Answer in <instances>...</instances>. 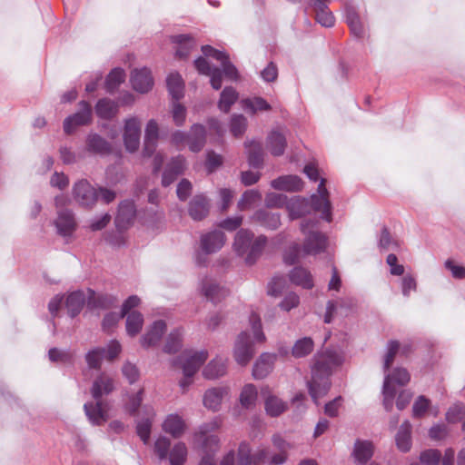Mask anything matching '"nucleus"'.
I'll use <instances>...</instances> for the list:
<instances>
[{"label":"nucleus","mask_w":465,"mask_h":465,"mask_svg":"<svg viewBox=\"0 0 465 465\" xmlns=\"http://www.w3.org/2000/svg\"><path fill=\"white\" fill-rule=\"evenodd\" d=\"M343 362V352L335 350L328 349L318 352L314 356L312 380L308 381V389L312 399L316 404L329 391L331 388L330 377Z\"/></svg>","instance_id":"obj_1"},{"label":"nucleus","mask_w":465,"mask_h":465,"mask_svg":"<svg viewBox=\"0 0 465 465\" xmlns=\"http://www.w3.org/2000/svg\"><path fill=\"white\" fill-rule=\"evenodd\" d=\"M317 223L316 220H304L301 223V232L304 235L302 247L298 243L291 245L283 255L285 263H295L301 255H317L325 252L328 238L317 229Z\"/></svg>","instance_id":"obj_2"},{"label":"nucleus","mask_w":465,"mask_h":465,"mask_svg":"<svg viewBox=\"0 0 465 465\" xmlns=\"http://www.w3.org/2000/svg\"><path fill=\"white\" fill-rule=\"evenodd\" d=\"M326 180L322 178L317 193L305 199L300 196L292 198L287 203V209L292 220L298 219L311 213V210L322 213V218L328 223L331 222V204L329 192L325 186Z\"/></svg>","instance_id":"obj_3"},{"label":"nucleus","mask_w":465,"mask_h":465,"mask_svg":"<svg viewBox=\"0 0 465 465\" xmlns=\"http://www.w3.org/2000/svg\"><path fill=\"white\" fill-rule=\"evenodd\" d=\"M202 52L205 56H210L221 63L223 71L216 67L212 66L208 61L203 57H199L194 61V65L197 71L211 77V84L213 89L218 90L222 87V74L223 72L228 78L236 80L238 77V71L236 67L229 61L228 55L219 50L214 49L211 45H203Z\"/></svg>","instance_id":"obj_4"},{"label":"nucleus","mask_w":465,"mask_h":465,"mask_svg":"<svg viewBox=\"0 0 465 465\" xmlns=\"http://www.w3.org/2000/svg\"><path fill=\"white\" fill-rule=\"evenodd\" d=\"M114 389V378L107 373H101L94 381L91 393L96 402H88L84 406L85 414L93 424L101 425L107 420L106 405L101 401V398L111 393Z\"/></svg>","instance_id":"obj_5"},{"label":"nucleus","mask_w":465,"mask_h":465,"mask_svg":"<svg viewBox=\"0 0 465 465\" xmlns=\"http://www.w3.org/2000/svg\"><path fill=\"white\" fill-rule=\"evenodd\" d=\"M249 322L253 334V341L251 340L248 331H244L238 335L233 347V358L241 366L247 365L252 359L255 353L254 341L262 343L266 340L262 331L260 316L255 312H252Z\"/></svg>","instance_id":"obj_6"},{"label":"nucleus","mask_w":465,"mask_h":465,"mask_svg":"<svg viewBox=\"0 0 465 465\" xmlns=\"http://www.w3.org/2000/svg\"><path fill=\"white\" fill-rule=\"evenodd\" d=\"M266 243V236L260 235L254 238V234L251 231L241 229L235 235L233 248L237 254L244 257L245 262L251 265L262 254Z\"/></svg>","instance_id":"obj_7"},{"label":"nucleus","mask_w":465,"mask_h":465,"mask_svg":"<svg viewBox=\"0 0 465 465\" xmlns=\"http://www.w3.org/2000/svg\"><path fill=\"white\" fill-rule=\"evenodd\" d=\"M208 358V352L205 350L194 352H183L173 363H179L183 369V378L179 384L185 392L189 386L193 383V378L198 371L200 367Z\"/></svg>","instance_id":"obj_8"},{"label":"nucleus","mask_w":465,"mask_h":465,"mask_svg":"<svg viewBox=\"0 0 465 465\" xmlns=\"http://www.w3.org/2000/svg\"><path fill=\"white\" fill-rule=\"evenodd\" d=\"M410 373L403 368H396L391 372L385 374L382 394L383 405L387 411H391L393 407L396 386H405L410 381Z\"/></svg>","instance_id":"obj_9"},{"label":"nucleus","mask_w":465,"mask_h":465,"mask_svg":"<svg viewBox=\"0 0 465 465\" xmlns=\"http://www.w3.org/2000/svg\"><path fill=\"white\" fill-rule=\"evenodd\" d=\"M56 233L66 242L74 239V232L77 230L78 223L73 211L69 209H61L56 212V218L54 221Z\"/></svg>","instance_id":"obj_10"},{"label":"nucleus","mask_w":465,"mask_h":465,"mask_svg":"<svg viewBox=\"0 0 465 465\" xmlns=\"http://www.w3.org/2000/svg\"><path fill=\"white\" fill-rule=\"evenodd\" d=\"M93 120V110L89 103L81 101L79 103V110L66 117L64 121V131L67 134H71L79 126L88 125Z\"/></svg>","instance_id":"obj_11"},{"label":"nucleus","mask_w":465,"mask_h":465,"mask_svg":"<svg viewBox=\"0 0 465 465\" xmlns=\"http://www.w3.org/2000/svg\"><path fill=\"white\" fill-rule=\"evenodd\" d=\"M74 200L82 206L91 207L98 199V192L87 180H80L73 187Z\"/></svg>","instance_id":"obj_12"},{"label":"nucleus","mask_w":465,"mask_h":465,"mask_svg":"<svg viewBox=\"0 0 465 465\" xmlns=\"http://www.w3.org/2000/svg\"><path fill=\"white\" fill-rule=\"evenodd\" d=\"M141 123L136 117L125 121L124 131V142L128 152L137 151L140 145Z\"/></svg>","instance_id":"obj_13"},{"label":"nucleus","mask_w":465,"mask_h":465,"mask_svg":"<svg viewBox=\"0 0 465 465\" xmlns=\"http://www.w3.org/2000/svg\"><path fill=\"white\" fill-rule=\"evenodd\" d=\"M186 168L185 158L178 155L171 159L167 163L162 177V184L166 187L173 183L179 175L183 174Z\"/></svg>","instance_id":"obj_14"},{"label":"nucleus","mask_w":465,"mask_h":465,"mask_svg":"<svg viewBox=\"0 0 465 465\" xmlns=\"http://www.w3.org/2000/svg\"><path fill=\"white\" fill-rule=\"evenodd\" d=\"M225 243V235L221 231H213L203 234L200 241V246L203 252L211 254L218 252Z\"/></svg>","instance_id":"obj_15"},{"label":"nucleus","mask_w":465,"mask_h":465,"mask_svg":"<svg viewBox=\"0 0 465 465\" xmlns=\"http://www.w3.org/2000/svg\"><path fill=\"white\" fill-rule=\"evenodd\" d=\"M159 139V126L155 120H150L145 127L143 148V157H151L155 153Z\"/></svg>","instance_id":"obj_16"},{"label":"nucleus","mask_w":465,"mask_h":465,"mask_svg":"<svg viewBox=\"0 0 465 465\" xmlns=\"http://www.w3.org/2000/svg\"><path fill=\"white\" fill-rule=\"evenodd\" d=\"M330 2L331 0H310L309 4L315 13L316 21L325 27H331L335 23L334 15L328 8Z\"/></svg>","instance_id":"obj_17"},{"label":"nucleus","mask_w":465,"mask_h":465,"mask_svg":"<svg viewBox=\"0 0 465 465\" xmlns=\"http://www.w3.org/2000/svg\"><path fill=\"white\" fill-rule=\"evenodd\" d=\"M131 84L135 91L147 93L153 85L151 71L147 68L134 70L131 74Z\"/></svg>","instance_id":"obj_18"},{"label":"nucleus","mask_w":465,"mask_h":465,"mask_svg":"<svg viewBox=\"0 0 465 465\" xmlns=\"http://www.w3.org/2000/svg\"><path fill=\"white\" fill-rule=\"evenodd\" d=\"M229 394L227 387H214L207 390L203 394V402L205 408L218 411L223 399Z\"/></svg>","instance_id":"obj_19"},{"label":"nucleus","mask_w":465,"mask_h":465,"mask_svg":"<svg viewBox=\"0 0 465 465\" xmlns=\"http://www.w3.org/2000/svg\"><path fill=\"white\" fill-rule=\"evenodd\" d=\"M201 290L203 294L214 303L220 302L229 294V291L226 288L218 284L214 280L208 278L203 281Z\"/></svg>","instance_id":"obj_20"},{"label":"nucleus","mask_w":465,"mask_h":465,"mask_svg":"<svg viewBox=\"0 0 465 465\" xmlns=\"http://www.w3.org/2000/svg\"><path fill=\"white\" fill-rule=\"evenodd\" d=\"M135 206L133 201L125 200L119 204L115 224L119 230L126 229L134 221Z\"/></svg>","instance_id":"obj_21"},{"label":"nucleus","mask_w":465,"mask_h":465,"mask_svg":"<svg viewBox=\"0 0 465 465\" xmlns=\"http://www.w3.org/2000/svg\"><path fill=\"white\" fill-rule=\"evenodd\" d=\"M345 17L351 34L357 38H362L365 35L364 24L351 4L345 5Z\"/></svg>","instance_id":"obj_22"},{"label":"nucleus","mask_w":465,"mask_h":465,"mask_svg":"<svg viewBox=\"0 0 465 465\" xmlns=\"http://www.w3.org/2000/svg\"><path fill=\"white\" fill-rule=\"evenodd\" d=\"M165 331L166 324L163 321L159 320L154 322L147 332L142 337L141 345L144 348L157 345Z\"/></svg>","instance_id":"obj_23"},{"label":"nucleus","mask_w":465,"mask_h":465,"mask_svg":"<svg viewBox=\"0 0 465 465\" xmlns=\"http://www.w3.org/2000/svg\"><path fill=\"white\" fill-rule=\"evenodd\" d=\"M220 439L218 436H210L204 439L202 450L203 452L198 465H216L214 455L219 450Z\"/></svg>","instance_id":"obj_24"},{"label":"nucleus","mask_w":465,"mask_h":465,"mask_svg":"<svg viewBox=\"0 0 465 465\" xmlns=\"http://www.w3.org/2000/svg\"><path fill=\"white\" fill-rule=\"evenodd\" d=\"M276 355L272 353H262L254 363L252 375L255 379L265 378L273 369Z\"/></svg>","instance_id":"obj_25"},{"label":"nucleus","mask_w":465,"mask_h":465,"mask_svg":"<svg viewBox=\"0 0 465 465\" xmlns=\"http://www.w3.org/2000/svg\"><path fill=\"white\" fill-rule=\"evenodd\" d=\"M210 204L203 195H195L189 203V214L194 221L204 219L209 213Z\"/></svg>","instance_id":"obj_26"},{"label":"nucleus","mask_w":465,"mask_h":465,"mask_svg":"<svg viewBox=\"0 0 465 465\" xmlns=\"http://www.w3.org/2000/svg\"><path fill=\"white\" fill-rule=\"evenodd\" d=\"M206 140V130L202 124H193L188 133V147L193 153L200 152Z\"/></svg>","instance_id":"obj_27"},{"label":"nucleus","mask_w":465,"mask_h":465,"mask_svg":"<svg viewBox=\"0 0 465 465\" xmlns=\"http://www.w3.org/2000/svg\"><path fill=\"white\" fill-rule=\"evenodd\" d=\"M87 152L94 154H107L111 152V144L97 134H89L85 141Z\"/></svg>","instance_id":"obj_28"},{"label":"nucleus","mask_w":465,"mask_h":465,"mask_svg":"<svg viewBox=\"0 0 465 465\" xmlns=\"http://www.w3.org/2000/svg\"><path fill=\"white\" fill-rule=\"evenodd\" d=\"M271 185L276 190L298 192L302 188V181L297 175H284L272 180Z\"/></svg>","instance_id":"obj_29"},{"label":"nucleus","mask_w":465,"mask_h":465,"mask_svg":"<svg viewBox=\"0 0 465 465\" xmlns=\"http://www.w3.org/2000/svg\"><path fill=\"white\" fill-rule=\"evenodd\" d=\"M223 420L220 417H214L208 422L201 425L193 434V442L203 448V443L205 438L210 436L209 433L217 430L222 426Z\"/></svg>","instance_id":"obj_30"},{"label":"nucleus","mask_w":465,"mask_h":465,"mask_svg":"<svg viewBox=\"0 0 465 465\" xmlns=\"http://www.w3.org/2000/svg\"><path fill=\"white\" fill-rule=\"evenodd\" d=\"M252 220L270 230H275L281 224L280 214L266 210H258L255 212Z\"/></svg>","instance_id":"obj_31"},{"label":"nucleus","mask_w":465,"mask_h":465,"mask_svg":"<svg viewBox=\"0 0 465 465\" xmlns=\"http://www.w3.org/2000/svg\"><path fill=\"white\" fill-rule=\"evenodd\" d=\"M85 302H87V296L82 291H76L71 292L65 301V307L70 317L74 318L80 313Z\"/></svg>","instance_id":"obj_32"},{"label":"nucleus","mask_w":465,"mask_h":465,"mask_svg":"<svg viewBox=\"0 0 465 465\" xmlns=\"http://www.w3.org/2000/svg\"><path fill=\"white\" fill-rule=\"evenodd\" d=\"M185 427L184 420L177 414L167 416L163 423V430L175 439L180 438L183 434Z\"/></svg>","instance_id":"obj_33"},{"label":"nucleus","mask_w":465,"mask_h":465,"mask_svg":"<svg viewBox=\"0 0 465 465\" xmlns=\"http://www.w3.org/2000/svg\"><path fill=\"white\" fill-rule=\"evenodd\" d=\"M286 138L279 130H272L267 137V147L274 156L283 154L286 147Z\"/></svg>","instance_id":"obj_34"},{"label":"nucleus","mask_w":465,"mask_h":465,"mask_svg":"<svg viewBox=\"0 0 465 465\" xmlns=\"http://www.w3.org/2000/svg\"><path fill=\"white\" fill-rule=\"evenodd\" d=\"M172 42L177 45L176 55L179 58H186L196 46L195 40L190 35H173Z\"/></svg>","instance_id":"obj_35"},{"label":"nucleus","mask_w":465,"mask_h":465,"mask_svg":"<svg viewBox=\"0 0 465 465\" xmlns=\"http://www.w3.org/2000/svg\"><path fill=\"white\" fill-rule=\"evenodd\" d=\"M290 281L304 289H312L313 287V280L311 272L303 267H294L290 274Z\"/></svg>","instance_id":"obj_36"},{"label":"nucleus","mask_w":465,"mask_h":465,"mask_svg":"<svg viewBox=\"0 0 465 465\" xmlns=\"http://www.w3.org/2000/svg\"><path fill=\"white\" fill-rule=\"evenodd\" d=\"M396 445L402 452H407L411 448V425L409 421H404L396 434Z\"/></svg>","instance_id":"obj_37"},{"label":"nucleus","mask_w":465,"mask_h":465,"mask_svg":"<svg viewBox=\"0 0 465 465\" xmlns=\"http://www.w3.org/2000/svg\"><path fill=\"white\" fill-rule=\"evenodd\" d=\"M226 373V364L223 359L215 358L203 369V375L208 380H214Z\"/></svg>","instance_id":"obj_38"},{"label":"nucleus","mask_w":465,"mask_h":465,"mask_svg":"<svg viewBox=\"0 0 465 465\" xmlns=\"http://www.w3.org/2000/svg\"><path fill=\"white\" fill-rule=\"evenodd\" d=\"M115 302L113 296L96 294L93 290H87V304L92 308H110L115 304Z\"/></svg>","instance_id":"obj_39"},{"label":"nucleus","mask_w":465,"mask_h":465,"mask_svg":"<svg viewBox=\"0 0 465 465\" xmlns=\"http://www.w3.org/2000/svg\"><path fill=\"white\" fill-rule=\"evenodd\" d=\"M373 455V446L368 440H357L354 445L353 456L360 464H365Z\"/></svg>","instance_id":"obj_40"},{"label":"nucleus","mask_w":465,"mask_h":465,"mask_svg":"<svg viewBox=\"0 0 465 465\" xmlns=\"http://www.w3.org/2000/svg\"><path fill=\"white\" fill-rule=\"evenodd\" d=\"M166 84L174 101H179L183 96L184 84L179 74L171 73L166 79Z\"/></svg>","instance_id":"obj_41"},{"label":"nucleus","mask_w":465,"mask_h":465,"mask_svg":"<svg viewBox=\"0 0 465 465\" xmlns=\"http://www.w3.org/2000/svg\"><path fill=\"white\" fill-rule=\"evenodd\" d=\"M145 409L147 417L138 421L136 426V431L140 439L143 441V443L148 444L151 435L152 420L154 416V411L152 408L146 407Z\"/></svg>","instance_id":"obj_42"},{"label":"nucleus","mask_w":465,"mask_h":465,"mask_svg":"<svg viewBox=\"0 0 465 465\" xmlns=\"http://www.w3.org/2000/svg\"><path fill=\"white\" fill-rule=\"evenodd\" d=\"M117 112L118 104L108 98L100 99L95 105L96 114L103 119H111Z\"/></svg>","instance_id":"obj_43"},{"label":"nucleus","mask_w":465,"mask_h":465,"mask_svg":"<svg viewBox=\"0 0 465 465\" xmlns=\"http://www.w3.org/2000/svg\"><path fill=\"white\" fill-rule=\"evenodd\" d=\"M126 332L130 337L136 336L142 330L143 325V316L137 311H133L126 314Z\"/></svg>","instance_id":"obj_44"},{"label":"nucleus","mask_w":465,"mask_h":465,"mask_svg":"<svg viewBox=\"0 0 465 465\" xmlns=\"http://www.w3.org/2000/svg\"><path fill=\"white\" fill-rule=\"evenodd\" d=\"M187 447L183 442H177L171 449L167 460L170 465H184L187 460Z\"/></svg>","instance_id":"obj_45"},{"label":"nucleus","mask_w":465,"mask_h":465,"mask_svg":"<svg viewBox=\"0 0 465 465\" xmlns=\"http://www.w3.org/2000/svg\"><path fill=\"white\" fill-rule=\"evenodd\" d=\"M248 148V160L251 166L259 168L263 162L262 146L259 142H251L246 143Z\"/></svg>","instance_id":"obj_46"},{"label":"nucleus","mask_w":465,"mask_h":465,"mask_svg":"<svg viewBox=\"0 0 465 465\" xmlns=\"http://www.w3.org/2000/svg\"><path fill=\"white\" fill-rule=\"evenodd\" d=\"M287 409V403L280 398L270 395L265 400V410L268 415L277 417Z\"/></svg>","instance_id":"obj_47"},{"label":"nucleus","mask_w":465,"mask_h":465,"mask_svg":"<svg viewBox=\"0 0 465 465\" xmlns=\"http://www.w3.org/2000/svg\"><path fill=\"white\" fill-rule=\"evenodd\" d=\"M314 347V342L312 338L304 337L298 340L292 349V354L295 358H302L309 355Z\"/></svg>","instance_id":"obj_48"},{"label":"nucleus","mask_w":465,"mask_h":465,"mask_svg":"<svg viewBox=\"0 0 465 465\" xmlns=\"http://www.w3.org/2000/svg\"><path fill=\"white\" fill-rule=\"evenodd\" d=\"M238 93L232 87H225L221 93L219 100V109L224 113H228L231 106L237 101Z\"/></svg>","instance_id":"obj_49"},{"label":"nucleus","mask_w":465,"mask_h":465,"mask_svg":"<svg viewBox=\"0 0 465 465\" xmlns=\"http://www.w3.org/2000/svg\"><path fill=\"white\" fill-rule=\"evenodd\" d=\"M182 344L183 331L180 329H175L169 333L163 351L166 353H175L182 348Z\"/></svg>","instance_id":"obj_50"},{"label":"nucleus","mask_w":465,"mask_h":465,"mask_svg":"<svg viewBox=\"0 0 465 465\" xmlns=\"http://www.w3.org/2000/svg\"><path fill=\"white\" fill-rule=\"evenodd\" d=\"M125 73L121 68L113 69L105 81V88L108 93H114L118 86L124 81Z\"/></svg>","instance_id":"obj_51"},{"label":"nucleus","mask_w":465,"mask_h":465,"mask_svg":"<svg viewBox=\"0 0 465 465\" xmlns=\"http://www.w3.org/2000/svg\"><path fill=\"white\" fill-rule=\"evenodd\" d=\"M258 397L257 389L253 384H246L240 394V402L244 408L254 406Z\"/></svg>","instance_id":"obj_52"},{"label":"nucleus","mask_w":465,"mask_h":465,"mask_svg":"<svg viewBox=\"0 0 465 465\" xmlns=\"http://www.w3.org/2000/svg\"><path fill=\"white\" fill-rule=\"evenodd\" d=\"M242 107L245 110H250L252 114H255L259 111L271 110V105L262 97L244 99L242 101Z\"/></svg>","instance_id":"obj_53"},{"label":"nucleus","mask_w":465,"mask_h":465,"mask_svg":"<svg viewBox=\"0 0 465 465\" xmlns=\"http://www.w3.org/2000/svg\"><path fill=\"white\" fill-rule=\"evenodd\" d=\"M262 199V194L257 190H248L238 202V208L241 211L250 209L254 203Z\"/></svg>","instance_id":"obj_54"},{"label":"nucleus","mask_w":465,"mask_h":465,"mask_svg":"<svg viewBox=\"0 0 465 465\" xmlns=\"http://www.w3.org/2000/svg\"><path fill=\"white\" fill-rule=\"evenodd\" d=\"M171 440L164 437L160 436L154 442L153 450L158 456L159 460H167L168 454L171 450Z\"/></svg>","instance_id":"obj_55"},{"label":"nucleus","mask_w":465,"mask_h":465,"mask_svg":"<svg viewBox=\"0 0 465 465\" xmlns=\"http://www.w3.org/2000/svg\"><path fill=\"white\" fill-rule=\"evenodd\" d=\"M252 448L249 443L242 441L237 450V465H252Z\"/></svg>","instance_id":"obj_56"},{"label":"nucleus","mask_w":465,"mask_h":465,"mask_svg":"<svg viewBox=\"0 0 465 465\" xmlns=\"http://www.w3.org/2000/svg\"><path fill=\"white\" fill-rule=\"evenodd\" d=\"M104 348L97 347L91 350L85 356L88 366L93 369H99L104 358Z\"/></svg>","instance_id":"obj_57"},{"label":"nucleus","mask_w":465,"mask_h":465,"mask_svg":"<svg viewBox=\"0 0 465 465\" xmlns=\"http://www.w3.org/2000/svg\"><path fill=\"white\" fill-rule=\"evenodd\" d=\"M441 458L440 451L436 449L425 450L420 454V460L423 465H439Z\"/></svg>","instance_id":"obj_58"},{"label":"nucleus","mask_w":465,"mask_h":465,"mask_svg":"<svg viewBox=\"0 0 465 465\" xmlns=\"http://www.w3.org/2000/svg\"><path fill=\"white\" fill-rule=\"evenodd\" d=\"M247 127V119L242 114H235L231 119L230 130L235 136L239 137L243 134Z\"/></svg>","instance_id":"obj_59"},{"label":"nucleus","mask_w":465,"mask_h":465,"mask_svg":"<svg viewBox=\"0 0 465 465\" xmlns=\"http://www.w3.org/2000/svg\"><path fill=\"white\" fill-rule=\"evenodd\" d=\"M379 247L381 250L383 251L398 247L397 241L391 237L389 230L386 227H383L381 232L379 239Z\"/></svg>","instance_id":"obj_60"},{"label":"nucleus","mask_w":465,"mask_h":465,"mask_svg":"<svg viewBox=\"0 0 465 465\" xmlns=\"http://www.w3.org/2000/svg\"><path fill=\"white\" fill-rule=\"evenodd\" d=\"M287 203V197L282 193H269L265 196V204L269 208H281Z\"/></svg>","instance_id":"obj_61"},{"label":"nucleus","mask_w":465,"mask_h":465,"mask_svg":"<svg viewBox=\"0 0 465 465\" xmlns=\"http://www.w3.org/2000/svg\"><path fill=\"white\" fill-rule=\"evenodd\" d=\"M400 344L396 341H391L387 346V352L384 356L383 370L386 372L392 364L396 354L399 351Z\"/></svg>","instance_id":"obj_62"},{"label":"nucleus","mask_w":465,"mask_h":465,"mask_svg":"<svg viewBox=\"0 0 465 465\" xmlns=\"http://www.w3.org/2000/svg\"><path fill=\"white\" fill-rule=\"evenodd\" d=\"M172 116L177 126H182L186 119V109L183 105L174 101L172 108Z\"/></svg>","instance_id":"obj_63"},{"label":"nucleus","mask_w":465,"mask_h":465,"mask_svg":"<svg viewBox=\"0 0 465 465\" xmlns=\"http://www.w3.org/2000/svg\"><path fill=\"white\" fill-rule=\"evenodd\" d=\"M343 399L341 396L336 397L334 400L325 404L324 413L331 417L335 418L339 415V410L341 407Z\"/></svg>","instance_id":"obj_64"}]
</instances>
